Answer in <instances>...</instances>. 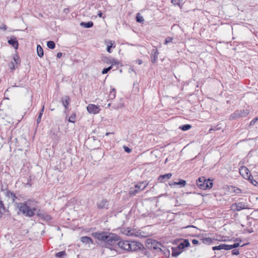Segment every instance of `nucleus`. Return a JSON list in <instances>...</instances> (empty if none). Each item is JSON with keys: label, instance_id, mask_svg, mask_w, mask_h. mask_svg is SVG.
<instances>
[{"label": "nucleus", "instance_id": "nucleus-1", "mask_svg": "<svg viewBox=\"0 0 258 258\" xmlns=\"http://www.w3.org/2000/svg\"><path fill=\"white\" fill-rule=\"evenodd\" d=\"M38 207V202L32 199L17 204V208L19 211L27 217H32L36 215L38 217L41 218L44 212Z\"/></svg>", "mask_w": 258, "mask_h": 258}, {"label": "nucleus", "instance_id": "nucleus-2", "mask_svg": "<svg viewBox=\"0 0 258 258\" xmlns=\"http://www.w3.org/2000/svg\"><path fill=\"white\" fill-rule=\"evenodd\" d=\"M146 246L150 250H155L157 252H163L165 255L169 256L170 251L164 247L162 243L156 240L148 239L146 242Z\"/></svg>", "mask_w": 258, "mask_h": 258}, {"label": "nucleus", "instance_id": "nucleus-3", "mask_svg": "<svg viewBox=\"0 0 258 258\" xmlns=\"http://www.w3.org/2000/svg\"><path fill=\"white\" fill-rule=\"evenodd\" d=\"M120 241V237L116 234H108L107 240L105 243V247L112 250H117L118 243Z\"/></svg>", "mask_w": 258, "mask_h": 258}, {"label": "nucleus", "instance_id": "nucleus-4", "mask_svg": "<svg viewBox=\"0 0 258 258\" xmlns=\"http://www.w3.org/2000/svg\"><path fill=\"white\" fill-rule=\"evenodd\" d=\"M198 187L202 190L211 189L213 185V181L210 179H206L204 176H201L196 180Z\"/></svg>", "mask_w": 258, "mask_h": 258}, {"label": "nucleus", "instance_id": "nucleus-5", "mask_svg": "<svg viewBox=\"0 0 258 258\" xmlns=\"http://www.w3.org/2000/svg\"><path fill=\"white\" fill-rule=\"evenodd\" d=\"M249 113V111L247 109L236 110L230 115L229 119L233 120L244 117L248 115Z\"/></svg>", "mask_w": 258, "mask_h": 258}, {"label": "nucleus", "instance_id": "nucleus-6", "mask_svg": "<svg viewBox=\"0 0 258 258\" xmlns=\"http://www.w3.org/2000/svg\"><path fill=\"white\" fill-rule=\"evenodd\" d=\"M92 235L98 240L103 241L105 243L106 240H107L108 234L105 232H96L92 233Z\"/></svg>", "mask_w": 258, "mask_h": 258}, {"label": "nucleus", "instance_id": "nucleus-7", "mask_svg": "<svg viewBox=\"0 0 258 258\" xmlns=\"http://www.w3.org/2000/svg\"><path fill=\"white\" fill-rule=\"evenodd\" d=\"M129 251H135L140 250L141 247H143V244L137 241H130Z\"/></svg>", "mask_w": 258, "mask_h": 258}, {"label": "nucleus", "instance_id": "nucleus-8", "mask_svg": "<svg viewBox=\"0 0 258 258\" xmlns=\"http://www.w3.org/2000/svg\"><path fill=\"white\" fill-rule=\"evenodd\" d=\"M96 206L98 209L107 210L109 208V201L103 198L97 202Z\"/></svg>", "mask_w": 258, "mask_h": 258}, {"label": "nucleus", "instance_id": "nucleus-9", "mask_svg": "<svg viewBox=\"0 0 258 258\" xmlns=\"http://www.w3.org/2000/svg\"><path fill=\"white\" fill-rule=\"evenodd\" d=\"M239 173L245 179L250 178L251 175L249 169L245 166H241L239 168Z\"/></svg>", "mask_w": 258, "mask_h": 258}, {"label": "nucleus", "instance_id": "nucleus-10", "mask_svg": "<svg viewBox=\"0 0 258 258\" xmlns=\"http://www.w3.org/2000/svg\"><path fill=\"white\" fill-rule=\"evenodd\" d=\"M130 241H127V240H120L119 241V243H118V248H121L122 250L129 251L130 249Z\"/></svg>", "mask_w": 258, "mask_h": 258}, {"label": "nucleus", "instance_id": "nucleus-11", "mask_svg": "<svg viewBox=\"0 0 258 258\" xmlns=\"http://www.w3.org/2000/svg\"><path fill=\"white\" fill-rule=\"evenodd\" d=\"M87 109L90 113L92 114H97L100 110L99 106L92 104H89L87 107Z\"/></svg>", "mask_w": 258, "mask_h": 258}, {"label": "nucleus", "instance_id": "nucleus-12", "mask_svg": "<svg viewBox=\"0 0 258 258\" xmlns=\"http://www.w3.org/2000/svg\"><path fill=\"white\" fill-rule=\"evenodd\" d=\"M158 54L159 52L156 46H154L151 51V54L150 55L151 61L153 63L156 62L158 59Z\"/></svg>", "mask_w": 258, "mask_h": 258}, {"label": "nucleus", "instance_id": "nucleus-13", "mask_svg": "<svg viewBox=\"0 0 258 258\" xmlns=\"http://www.w3.org/2000/svg\"><path fill=\"white\" fill-rule=\"evenodd\" d=\"M232 207H235L234 210L237 211H240L242 210L248 209L247 206L246 205V204L243 202L234 203L232 205Z\"/></svg>", "mask_w": 258, "mask_h": 258}, {"label": "nucleus", "instance_id": "nucleus-14", "mask_svg": "<svg viewBox=\"0 0 258 258\" xmlns=\"http://www.w3.org/2000/svg\"><path fill=\"white\" fill-rule=\"evenodd\" d=\"M5 195L11 199L12 200V202L13 203H15L16 205H17V204L19 203H17L16 200L19 199L18 198V197L16 196V194L14 193L13 192L11 191L10 190H7L5 192Z\"/></svg>", "mask_w": 258, "mask_h": 258}, {"label": "nucleus", "instance_id": "nucleus-15", "mask_svg": "<svg viewBox=\"0 0 258 258\" xmlns=\"http://www.w3.org/2000/svg\"><path fill=\"white\" fill-rule=\"evenodd\" d=\"M186 182L185 180L179 179V181H170L169 182V185L171 187H173L175 185H179L180 187H184L186 185Z\"/></svg>", "mask_w": 258, "mask_h": 258}, {"label": "nucleus", "instance_id": "nucleus-16", "mask_svg": "<svg viewBox=\"0 0 258 258\" xmlns=\"http://www.w3.org/2000/svg\"><path fill=\"white\" fill-rule=\"evenodd\" d=\"M70 101V98L68 96L66 95L61 97V102L62 105L64 107L66 110L69 108Z\"/></svg>", "mask_w": 258, "mask_h": 258}, {"label": "nucleus", "instance_id": "nucleus-17", "mask_svg": "<svg viewBox=\"0 0 258 258\" xmlns=\"http://www.w3.org/2000/svg\"><path fill=\"white\" fill-rule=\"evenodd\" d=\"M8 43L9 44L13 46L15 49H17L18 48L19 43L16 37H11V38L8 40Z\"/></svg>", "mask_w": 258, "mask_h": 258}, {"label": "nucleus", "instance_id": "nucleus-18", "mask_svg": "<svg viewBox=\"0 0 258 258\" xmlns=\"http://www.w3.org/2000/svg\"><path fill=\"white\" fill-rule=\"evenodd\" d=\"M197 237L200 238L202 243L210 245L212 243L213 239L210 237H203V234H199L197 236Z\"/></svg>", "mask_w": 258, "mask_h": 258}, {"label": "nucleus", "instance_id": "nucleus-19", "mask_svg": "<svg viewBox=\"0 0 258 258\" xmlns=\"http://www.w3.org/2000/svg\"><path fill=\"white\" fill-rule=\"evenodd\" d=\"M148 185V182L146 181H143L142 182H140L137 184L135 185V187L138 188V190L140 191L144 190Z\"/></svg>", "mask_w": 258, "mask_h": 258}, {"label": "nucleus", "instance_id": "nucleus-20", "mask_svg": "<svg viewBox=\"0 0 258 258\" xmlns=\"http://www.w3.org/2000/svg\"><path fill=\"white\" fill-rule=\"evenodd\" d=\"M172 174L171 173H167L163 175H160L158 178V180L161 182H164L165 180L169 179L172 177Z\"/></svg>", "mask_w": 258, "mask_h": 258}, {"label": "nucleus", "instance_id": "nucleus-21", "mask_svg": "<svg viewBox=\"0 0 258 258\" xmlns=\"http://www.w3.org/2000/svg\"><path fill=\"white\" fill-rule=\"evenodd\" d=\"M190 246V243L188 239H184V240L179 243L177 246L178 248L180 250L183 249L185 247H189Z\"/></svg>", "mask_w": 258, "mask_h": 258}, {"label": "nucleus", "instance_id": "nucleus-22", "mask_svg": "<svg viewBox=\"0 0 258 258\" xmlns=\"http://www.w3.org/2000/svg\"><path fill=\"white\" fill-rule=\"evenodd\" d=\"M80 241L85 244H94L92 239L88 236H82L80 238Z\"/></svg>", "mask_w": 258, "mask_h": 258}, {"label": "nucleus", "instance_id": "nucleus-23", "mask_svg": "<svg viewBox=\"0 0 258 258\" xmlns=\"http://www.w3.org/2000/svg\"><path fill=\"white\" fill-rule=\"evenodd\" d=\"M172 256L175 257L179 255L182 252V251L178 248V247H172Z\"/></svg>", "mask_w": 258, "mask_h": 258}, {"label": "nucleus", "instance_id": "nucleus-24", "mask_svg": "<svg viewBox=\"0 0 258 258\" xmlns=\"http://www.w3.org/2000/svg\"><path fill=\"white\" fill-rule=\"evenodd\" d=\"M115 44L114 41L109 40L107 42V51L109 53H111V48L115 47Z\"/></svg>", "mask_w": 258, "mask_h": 258}, {"label": "nucleus", "instance_id": "nucleus-25", "mask_svg": "<svg viewBox=\"0 0 258 258\" xmlns=\"http://www.w3.org/2000/svg\"><path fill=\"white\" fill-rule=\"evenodd\" d=\"M93 22L92 21H89L87 22H82L80 23V25L86 28H90L93 26Z\"/></svg>", "mask_w": 258, "mask_h": 258}, {"label": "nucleus", "instance_id": "nucleus-26", "mask_svg": "<svg viewBox=\"0 0 258 258\" xmlns=\"http://www.w3.org/2000/svg\"><path fill=\"white\" fill-rule=\"evenodd\" d=\"M121 65V63L120 62H119L118 60H117V59L114 58H112V59H111V66H112V69L113 68V67L114 66H116V70L118 68H119V66Z\"/></svg>", "mask_w": 258, "mask_h": 258}, {"label": "nucleus", "instance_id": "nucleus-27", "mask_svg": "<svg viewBox=\"0 0 258 258\" xmlns=\"http://www.w3.org/2000/svg\"><path fill=\"white\" fill-rule=\"evenodd\" d=\"M212 249L213 250H219L221 249L226 250V244L221 243V244L218 246H215L212 247Z\"/></svg>", "mask_w": 258, "mask_h": 258}, {"label": "nucleus", "instance_id": "nucleus-28", "mask_svg": "<svg viewBox=\"0 0 258 258\" xmlns=\"http://www.w3.org/2000/svg\"><path fill=\"white\" fill-rule=\"evenodd\" d=\"M44 110V104L42 105V108L39 112V115L37 118V123L39 124L41 120L42 116L43 115V112Z\"/></svg>", "mask_w": 258, "mask_h": 258}, {"label": "nucleus", "instance_id": "nucleus-29", "mask_svg": "<svg viewBox=\"0 0 258 258\" xmlns=\"http://www.w3.org/2000/svg\"><path fill=\"white\" fill-rule=\"evenodd\" d=\"M37 52L38 55L42 57L44 55L43 50L40 45L38 44L37 45Z\"/></svg>", "mask_w": 258, "mask_h": 258}, {"label": "nucleus", "instance_id": "nucleus-30", "mask_svg": "<svg viewBox=\"0 0 258 258\" xmlns=\"http://www.w3.org/2000/svg\"><path fill=\"white\" fill-rule=\"evenodd\" d=\"M13 59L14 64L17 66L20 63V58L18 54H15L13 55Z\"/></svg>", "mask_w": 258, "mask_h": 258}, {"label": "nucleus", "instance_id": "nucleus-31", "mask_svg": "<svg viewBox=\"0 0 258 258\" xmlns=\"http://www.w3.org/2000/svg\"><path fill=\"white\" fill-rule=\"evenodd\" d=\"M51 138L55 142H57L59 140V137L58 136V133H55L54 132H51Z\"/></svg>", "mask_w": 258, "mask_h": 258}, {"label": "nucleus", "instance_id": "nucleus-32", "mask_svg": "<svg viewBox=\"0 0 258 258\" xmlns=\"http://www.w3.org/2000/svg\"><path fill=\"white\" fill-rule=\"evenodd\" d=\"M116 96V91L114 88L112 89L109 94V98L110 99L113 100L115 98Z\"/></svg>", "mask_w": 258, "mask_h": 258}, {"label": "nucleus", "instance_id": "nucleus-33", "mask_svg": "<svg viewBox=\"0 0 258 258\" xmlns=\"http://www.w3.org/2000/svg\"><path fill=\"white\" fill-rule=\"evenodd\" d=\"M136 21L140 23H143L144 22V19L140 13H138L136 15Z\"/></svg>", "mask_w": 258, "mask_h": 258}, {"label": "nucleus", "instance_id": "nucleus-34", "mask_svg": "<svg viewBox=\"0 0 258 258\" xmlns=\"http://www.w3.org/2000/svg\"><path fill=\"white\" fill-rule=\"evenodd\" d=\"M67 255V253L64 250L58 252L55 254L56 257L64 258Z\"/></svg>", "mask_w": 258, "mask_h": 258}, {"label": "nucleus", "instance_id": "nucleus-35", "mask_svg": "<svg viewBox=\"0 0 258 258\" xmlns=\"http://www.w3.org/2000/svg\"><path fill=\"white\" fill-rule=\"evenodd\" d=\"M46 221H50L52 220V217L47 213H44L41 217L40 218Z\"/></svg>", "mask_w": 258, "mask_h": 258}, {"label": "nucleus", "instance_id": "nucleus-36", "mask_svg": "<svg viewBox=\"0 0 258 258\" xmlns=\"http://www.w3.org/2000/svg\"><path fill=\"white\" fill-rule=\"evenodd\" d=\"M246 180H248L252 185L258 187V182L253 179L251 175H250V178H247Z\"/></svg>", "mask_w": 258, "mask_h": 258}, {"label": "nucleus", "instance_id": "nucleus-37", "mask_svg": "<svg viewBox=\"0 0 258 258\" xmlns=\"http://www.w3.org/2000/svg\"><path fill=\"white\" fill-rule=\"evenodd\" d=\"M140 192L139 190H138V188H136L135 187V188H132L130 189L129 191V195L131 196H135L137 194Z\"/></svg>", "mask_w": 258, "mask_h": 258}, {"label": "nucleus", "instance_id": "nucleus-38", "mask_svg": "<svg viewBox=\"0 0 258 258\" xmlns=\"http://www.w3.org/2000/svg\"><path fill=\"white\" fill-rule=\"evenodd\" d=\"M191 127L190 124H186L179 126V128L183 131H186L189 130Z\"/></svg>", "mask_w": 258, "mask_h": 258}, {"label": "nucleus", "instance_id": "nucleus-39", "mask_svg": "<svg viewBox=\"0 0 258 258\" xmlns=\"http://www.w3.org/2000/svg\"><path fill=\"white\" fill-rule=\"evenodd\" d=\"M140 250L141 251L142 254L146 255L148 257H149L150 255V253L144 246L143 247H141Z\"/></svg>", "mask_w": 258, "mask_h": 258}, {"label": "nucleus", "instance_id": "nucleus-40", "mask_svg": "<svg viewBox=\"0 0 258 258\" xmlns=\"http://www.w3.org/2000/svg\"><path fill=\"white\" fill-rule=\"evenodd\" d=\"M111 59H112V58L107 56H103L102 57V61L107 64H111Z\"/></svg>", "mask_w": 258, "mask_h": 258}, {"label": "nucleus", "instance_id": "nucleus-41", "mask_svg": "<svg viewBox=\"0 0 258 258\" xmlns=\"http://www.w3.org/2000/svg\"><path fill=\"white\" fill-rule=\"evenodd\" d=\"M47 46L49 48L53 49L55 47V43L53 41H48L47 42Z\"/></svg>", "mask_w": 258, "mask_h": 258}, {"label": "nucleus", "instance_id": "nucleus-42", "mask_svg": "<svg viewBox=\"0 0 258 258\" xmlns=\"http://www.w3.org/2000/svg\"><path fill=\"white\" fill-rule=\"evenodd\" d=\"M76 115L75 113H72V114L70 116L68 121L70 122L74 123L75 122Z\"/></svg>", "mask_w": 258, "mask_h": 258}, {"label": "nucleus", "instance_id": "nucleus-43", "mask_svg": "<svg viewBox=\"0 0 258 258\" xmlns=\"http://www.w3.org/2000/svg\"><path fill=\"white\" fill-rule=\"evenodd\" d=\"M183 0H171V3L174 6H180V3L182 2Z\"/></svg>", "mask_w": 258, "mask_h": 258}, {"label": "nucleus", "instance_id": "nucleus-44", "mask_svg": "<svg viewBox=\"0 0 258 258\" xmlns=\"http://www.w3.org/2000/svg\"><path fill=\"white\" fill-rule=\"evenodd\" d=\"M112 69V66H109L107 68H104L102 71V74L103 75L107 74L109 71Z\"/></svg>", "mask_w": 258, "mask_h": 258}, {"label": "nucleus", "instance_id": "nucleus-45", "mask_svg": "<svg viewBox=\"0 0 258 258\" xmlns=\"http://www.w3.org/2000/svg\"><path fill=\"white\" fill-rule=\"evenodd\" d=\"M247 244H248V243H243V244H240L239 242H235L233 244V247L234 248H236L238 247H243Z\"/></svg>", "mask_w": 258, "mask_h": 258}, {"label": "nucleus", "instance_id": "nucleus-46", "mask_svg": "<svg viewBox=\"0 0 258 258\" xmlns=\"http://www.w3.org/2000/svg\"><path fill=\"white\" fill-rule=\"evenodd\" d=\"M173 38H172V37H167V38L165 39V41H164V43L165 44H167L169 43V42H172V40H173Z\"/></svg>", "mask_w": 258, "mask_h": 258}, {"label": "nucleus", "instance_id": "nucleus-47", "mask_svg": "<svg viewBox=\"0 0 258 258\" xmlns=\"http://www.w3.org/2000/svg\"><path fill=\"white\" fill-rule=\"evenodd\" d=\"M233 191L236 194H240L242 193V190L240 188H238V187H234V189L233 190Z\"/></svg>", "mask_w": 258, "mask_h": 258}, {"label": "nucleus", "instance_id": "nucleus-48", "mask_svg": "<svg viewBox=\"0 0 258 258\" xmlns=\"http://www.w3.org/2000/svg\"><path fill=\"white\" fill-rule=\"evenodd\" d=\"M232 254L236 255L239 254V251L238 249L233 248V249L232 250Z\"/></svg>", "mask_w": 258, "mask_h": 258}, {"label": "nucleus", "instance_id": "nucleus-49", "mask_svg": "<svg viewBox=\"0 0 258 258\" xmlns=\"http://www.w3.org/2000/svg\"><path fill=\"white\" fill-rule=\"evenodd\" d=\"M123 149H124V151L127 153H130L132 152V149L127 146H123Z\"/></svg>", "mask_w": 258, "mask_h": 258}, {"label": "nucleus", "instance_id": "nucleus-50", "mask_svg": "<svg viewBox=\"0 0 258 258\" xmlns=\"http://www.w3.org/2000/svg\"><path fill=\"white\" fill-rule=\"evenodd\" d=\"M234 248L233 244L228 245L226 244V250H230Z\"/></svg>", "mask_w": 258, "mask_h": 258}, {"label": "nucleus", "instance_id": "nucleus-51", "mask_svg": "<svg viewBox=\"0 0 258 258\" xmlns=\"http://www.w3.org/2000/svg\"><path fill=\"white\" fill-rule=\"evenodd\" d=\"M9 67L12 70H15L16 68V65L14 64V62H11L9 64Z\"/></svg>", "mask_w": 258, "mask_h": 258}, {"label": "nucleus", "instance_id": "nucleus-52", "mask_svg": "<svg viewBox=\"0 0 258 258\" xmlns=\"http://www.w3.org/2000/svg\"><path fill=\"white\" fill-rule=\"evenodd\" d=\"M7 29V26L5 24H2L1 26H0V29L3 30L4 31H6Z\"/></svg>", "mask_w": 258, "mask_h": 258}, {"label": "nucleus", "instance_id": "nucleus-53", "mask_svg": "<svg viewBox=\"0 0 258 258\" xmlns=\"http://www.w3.org/2000/svg\"><path fill=\"white\" fill-rule=\"evenodd\" d=\"M244 231H246L248 233H251L253 232V230L252 229V228H251V229L246 228V229H244Z\"/></svg>", "mask_w": 258, "mask_h": 258}, {"label": "nucleus", "instance_id": "nucleus-54", "mask_svg": "<svg viewBox=\"0 0 258 258\" xmlns=\"http://www.w3.org/2000/svg\"><path fill=\"white\" fill-rule=\"evenodd\" d=\"M98 16L100 18H104L105 17V16H103V14L101 12V11H98V14H97Z\"/></svg>", "mask_w": 258, "mask_h": 258}, {"label": "nucleus", "instance_id": "nucleus-55", "mask_svg": "<svg viewBox=\"0 0 258 258\" xmlns=\"http://www.w3.org/2000/svg\"><path fill=\"white\" fill-rule=\"evenodd\" d=\"M192 243H193V244L196 245L199 244V242L198 240L194 239L192 240Z\"/></svg>", "mask_w": 258, "mask_h": 258}, {"label": "nucleus", "instance_id": "nucleus-56", "mask_svg": "<svg viewBox=\"0 0 258 258\" xmlns=\"http://www.w3.org/2000/svg\"><path fill=\"white\" fill-rule=\"evenodd\" d=\"M62 55V53L61 52H59L57 53L56 56L57 58H60Z\"/></svg>", "mask_w": 258, "mask_h": 258}, {"label": "nucleus", "instance_id": "nucleus-57", "mask_svg": "<svg viewBox=\"0 0 258 258\" xmlns=\"http://www.w3.org/2000/svg\"><path fill=\"white\" fill-rule=\"evenodd\" d=\"M7 190H8L7 188L5 189V188H3V185L2 184V187H1V190L2 191H4V193Z\"/></svg>", "mask_w": 258, "mask_h": 258}, {"label": "nucleus", "instance_id": "nucleus-58", "mask_svg": "<svg viewBox=\"0 0 258 258\" xmlns=\"http://www.w3.org/2000/svg\"><path fill=\"white\" fill-rule=\"evenodd\" d=\"M235 241H236L237 242H239V243H240V242L242 241V240H241V239H240L239 238H236V239L235 240Z\"/></svg>", "mask_w": 258, "mask_h": 258}, {"label": "nucleus", "instance_id": "nucleus-59", "mask_svg": "<svg viewBox=\"0 0 258 258\" xmlns=\"http://www.w3.org/2000/svg\"><path fill=\"white\" fill-rule=\"evenodd\" d=\"M55 167L57 169H58L59 171H62L64 169V167L61 168V167L58 168L57 166H56Z\"/></svg>", "mask_w": 258, "mask_h": 258}, {"label": "nucleus", "instance_id": "nucleus-60", "mask_svg": "<svg viewBox=\"0 0 258 258\" xmlns=\"http://www.w3.org/2000/svg\"><path fill=\"white\" fill-rule=\"evenodd\" d=\"M137 63L139 64H141L143 62L142 60L141 59H138L137 60Z\"/></svg>", "mask_w": 258, "mask_h": 258}, {"label": "nucleus", "instance_id": "nucleus-61", "mask_svg": "<svg viewBox=\"0 0 258 258\" xmlns=\"http://www.w3.org/2000/svg\"><path fill=\"white\" fill-rule=\"evenodd\" d=\"M255 123V122L253 120H251V121L250 122L249 125H253Z\"/></svg>", "mask_w": 258, "mask_h": 258}, {"label": "nucleus", "instance_id": "nucleus-62", "mask_svg": "<svg viewBox=\"0 0 258 258\" xmlns=\"http://www.w3.org/2000/svg\"><path fill=\"white\" fill-rule=\"evenodd\" d=\"M252 120H253L255 122H256L258 120V116L257 117L254 118Z\"/></svg>", "mask_w": 258, "mask_h": 258}, {"label": "nucleus", "instance_id": "nucleus-63", "mask_svg": "<svg viewBox=\"0 0 258 258\" xmlns=\"http://www.w3.org/2000/svg\"><path fill=\"white\" fill-rule=\"evenodd\" d=\"M252 120H253L255 122H256L258 120V116L257 117L254 118Z\"/></svg>", "mask_w": 258, "mask_h": 258}, {"label": "nucleus", "instance_id": "nucleus-64", "mask_svg": "<svg viewBox=\"0 0 258 258\" xmlns=\"http://www.w3.org/2000/svg\"><path fill=\"white\" fill-rule=\"evenodd\" d=\"M111 134H114V133L112 132H108V133H106L105 135L107 136H109V135H111Z\"/></svg>", "mask_w": 258, "mask_h": 258}]
</instances>
